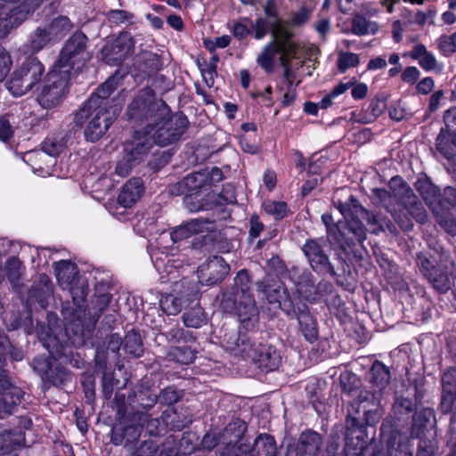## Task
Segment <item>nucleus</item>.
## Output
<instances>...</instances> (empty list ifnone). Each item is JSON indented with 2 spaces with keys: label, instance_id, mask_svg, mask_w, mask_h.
Listing matches in <instances>:
<instances>
[{
  "label": "nucleus",
  "instance_id": "49530a36",
  "mask_svg": "<svg viewBox=\"0 0 456 456\" xmlns=\"http://www.w3.org/2000/svg\"><path fill=\"white\" fill-rule=\"evenodd\" d=\"M159 305L165 314L167 315H175L179 314L183 308V300L175 295L168 294L160 297Z\"/></svg>",
  "mask_w": 456,
  "mask_h": 456
},
{
  "label": "nucleus",
  "instance_id": "69168bd1",
  "mask_svg": "<svg viewBox=\"0 0 456 456\" xmlns=\"http://www.w3.org/2000/svg\"><path fill=\"white\" fill-rule=\"evenodd\" d=\"M33 368L37 371L43 380L46 379V376L53 369V364L45 357H36L32 362Z\"/></svg>",
  "mask_w": 456,
  "mask_h": 456
},
{
  "label": "nucleus",
  "instance_id": "e433bc0d",
  "mask_svg": "<svg viewBox=\"0 0 456 456\" xmlns=\"http://www.w3.org/2000/svg\"><path fill=\"white\" fill-rule=\"evenodd\" d=\"M67 140L65 133L49 135L43 142L42 150L50 156H56L66 148Z\"/></svg>",
  "mask_w": 456,
  "mask_h": 456
},
{
  "label": "nucleus",
  "instance_id": "4be33fe9",
  "mask_svg": "<svg viewBox=\"0 0 456 456\" xmlns=\"http://www.w3.org/2000/svg\"><path fill=\"white\" fill-rule=\"evenodd\" d=\"M256 354L252 362L261 370L265 372L276 370L281 362L280 353L271 345L258 344V349Z\"/></svg>",
  "mask_w": 456,
  "mask_h": 456
},
{
  "label": "nucleus",
  "instance_id": "dca6fc26",
  "mask_svg": "<svg viewBox=\"0 0 456 456\" xmlns=\"http://www.w3.org/2000/svg\"><path fill=\"white\" fill-rule=\"evenodd\" d=\"M134 44L130 34L121 33L110 44H107L102 50V59L109 65L118 66L130 54L134 53Z\"/></svg>",
  "mask_w": 456,
  "mask_h": 456
},
{
  "label": "nucleus",
  "instance_id": "5fc2aeb1",
  "mask_svg": "<svg viewBox=\"0 0 456 456\" xmlns=\"http://www.w3.org/2000/svg\"><path fill=\"white\" fill-rule=\"evenodd\" d=\"M353 84H354V81L349 80L347 83H340L336 86L329 94L323 96L320 101V108L328 109L332 105L333 100L351 88Z\"/></svg>",
  "mask_w": 456,
  "mask_h": 456
},
{
  "label": "nucleus",
  "instance_id": "bb28decb",
  "mask_svg": "<svg viewBox=\"0 0 456 456\" xmlns=\"http://www.w3.org/2000/svg\"><path fill=\"white\" fill-rule=\"evenodd\" d=\"M322 444L321 436L313 430L303 432L296 447V456H317Z\"/></svg>",
  "mask_w": 456,
  "mask_h": 456
},
{
  "label": "nucleus",
  "instance_id": "ea45409f",
  "mask_svg": "<svg viewBox=\"0 0 456 456\" xmlns=\"http://www.w3.org/2000/svg\"><path fill=\"white\" fill-rule=\"evenodd\" d=\"M300 388L304 389L302 396L308 398L316 397L319 399L324 396L323 390L326 388V382L317 378L311 377L300 383Z\"/></svg>",
  "mask_w": 456,
  "mask_h": 456
},
{
  "label": "nucleus",
  "instance_id": "473e14b6",
  "mask_svg": "<svg viewBox=\"0 0 456 456\" xmlns=\"http://www.w3.org/2000/svg\"><path fill=\"white\" fill-rule=\"evenodd\" d=\"M389 188L393 195L403 206L414 200L416 195L409 184L401 177L395 176L389 182Z\"/></svg>",
  "mask_w": 456,
  "mask_h": 456
},
{
  "label": "nucleus",
  "instance_id": "7c9ffc66",
  "mask_svg": "<svg viewBox=\"0 0 456 456\" xmlns=\"http://www.w3.org/2000/svg\"><path fill=\"white\" fill-rule=\"evenodd\" d=\"M339 386L342 391L341 396L368 399L367 395L362 396L361 394H359L361 380L355 374L352 372L346 371L340 374Z\"/></svg>",
  "mask_w": 456,
  "mask_h": 456
},
{
  "label": "nucleus",
  "instance_id": "423d86ee",
  "mask_svg": "<svg viewBox=\"0 0 456 456\" xmlns=\"http://www.w3.org/2000/svg\"><path fill=\"white\" fill-rule=\"evenodd\" d=\"M45 66L36 57H28L13 71L7 88L14 96H21L38 86L43 80Z\"/></svg>",
  "mask_w": 456,
  "mask_h": 456
},
{
  "label": "nucleus",
  "instance_id": "9b49d317",
  "mask_svg": "<svg viewBox=\"0 0 456 456\" xmlns=\"http://www.w3.org/2000/svg\"><path fill=\"white\" fill-rule=\"evenodd\" d=\"M7 353L15 361H20L23 358V352L13 348L7 337L0 329V394L11 397V399H21L24 396V392L20 387L11 384L3 370L5 362L4 356Z\"/></svg>",
  "mask_w": 456,
  "mask_h": 456
},
{
  "label": "nucleus",
  "instance_id": "c85d7f7f",
  "mask_svg": "<svg viewBox=\"0 0 456 456\" xmlns=\"http://www.w3.org/2000/svg\"><path fill=\"white\" fill-rule=\"evenodd\" d=\"M436 150L447 159L456 163V136L442 127L436 140Z\"/></svg>",
  "mask_w": 456,
  "mask_h": 456
},
{
  "label": "nucleus",
  "instance_id": "20e7f679",
  "mask_svg": "<svg viewBox=\"0 0 456 456\" xmlns=\"http://www.w3.org/2000/svg\"><path fill=\"white\" fill-rule=\"evenodd\" d=\"M87 41L84 33L76 31L64 44L53 68L60 69V71L65 70L70 77L82 70L92 58L86 49Z\"/></svg>",
  "mask_w": 456,
  "mask_h": 456
},
{
  "label": "nucleus",
  "instance_id": "603ef678",
  "mask_svg": "<svg viewBox=\"0 0 456 456\" xmlns=\"http://www.w3.org/2000/svg\"><path fill=\"white\" fill-rule=\"evenodd\" d=\"M134 420H138L139 423H142L143 428L145 427L151 436L159 435L160 421L158 419H152L147 413L138 411L134 413Z\"/></svg>",
  "mask_w": 456,
  "mask_h": 456
},
{
  "label": "nucleus",
  "instance_id": "f8f14e48",
  "mask_svg": "<svg viewBox=\"0 0 456 456\" xmlns=\"http://www.w3.org/2000/svg\"><path fill=\"white\" fill-rule=\"evenodd\" d=\"M151 129H136L133 138L125 145L128 161L137 163L143 161L151 152L155 143Z\"/></svg>",
  "mask_w": 456,
  "mask_h": 456
},
{
  "label": "nucleus",
  "instance_id": "6e6d98bb",
  "mask_svg": "<svg viewBox=\"0 0 456 456\" xmlns=\"http://www.w3.org/2000/svg\"><path fill=\"white\" fill-rule=\"evenodd\" d=\"M437 48L444 56L456 53V32L452 35H443L437 39Z\"/></svg>",
  "mask_w": 456,
  "mask_h": 456
},
{
  "label": "nucleus",
  "instance_id": "6e6552de",
  "mask_svg": "<svg viewBox=\"0 0 456 456\" xmlns=\"http://www.w3.org/2000/svg\"><path fill=\"white\" fill-rule=\"evenodd\" d=\"M362 402L351 401L348 407L344 449L345 456H358L364 448V427L358 418L351 416L354 411L359 412V408Z\"/></svg>",
  "mask_w": 456,
  "mask_h": 456
},
{
  "label": "nucleus",
  "instance_id": "5701e85b",
  "mask_svg": "<svg viewBox=\"0 0 456 456\" xmlns=\"http://www.w3.org/2000/svg\"><path fill=\"white\" fill-rule=\"evenodd\" d=\"M200 190H208V178L203 170L187 175L171 189L175 194H197Z\"/></svg>",
  "mask_w": 456,
  "mask_h": 456
},
{
  "label": "nucleus",
  "instance_id": "aec40b11",
  "mask_svg": "<svg viewBox=\"0 0 456 456\" xmlns=\"http://www.w3.org/2000/svg\"><path fill=\"white\" fill-rule=\"evenodd\" d=\"M368 381L370 385V393L372 397L374 399L383 397L390 385V369L382 362L379 360L374 361L368 372Z\"/></svg>",
  "mask_w": 456,
  "mask_h": 456
},
{
  "label": "nucleus",
  "instance_id": "37998d69",
  "mask_svg": "<svg viewBox=\"0 0 456 456\" xmlns=\"http://www.w3.org/2000/svg\"><path fill=\"white\" fill-rule=\"evenodd\" d=\"M118 82L116 77L112 76L109 77L102 85H101L97 91L91 94L90 97L97 98V103L99 105L110 106L108 97L117 88Z\"/></svg>",
  "mask_w": 456,
  "mask_h": 456
},
{
  "label": "nucleus",
  "instance_id": "6ab92c4d",
  "mask_svg": "<svg viewBox=\"0 0 456 456\" xmlns=\"http://www.w3.org/2000/svg\"><path fill=\"white\" fill-rule=\"evenodd\" d=\"M53 265L55 277L60 286L64 289L69 290L73 300H76V297H80L81 299H84L86 295L84 286H81L77 289L74 288V283L78 273L77 265L69 260L54 262Z\"/></svg>",
  "mask_w": 456,
  "mask_h": 456
},
{
  "label": "nucleus",
  "instance_id": "a211bd4d",
  "mask_svg": "<svg viewBox=\"0 0 456 456\" xmlns=\"http://www.w3.org/2000/svg\"><path fill=\"white\" fill-rule=\"evenodd\" d=\"M224 346L226 350L234 355L242 357L243 359H252L256 357L258 345L253 338L245 332H232L224 335L223 339Z\"/></svg>",
  "mask_w": 456,
  "mask_h": 456
},
{
  "label": "nucleus",
  "instance_id": "1a4fd4ad",
  "mask_svg": "<svg viewBox=\"0 0 456 456\" xmlns=\"http://www.w3.org/2000/svg\"><path fill=\"white\" fill-rule=\"evenodd\" d=\"M153 126L157 127L151 135L156 145L164 147L177 142L185 132L188 125L187 118L182 114H175L167 118Z\"/></svg>",
  "mask_w": 456,
  "mask_h": 456
},
{
  "label": "nucleus",
  "instance_id": "4c0bfd02",
  "mask_svg": "<svg viewBox=\"0 0 456 456\" xmlns=\"http://www.w3.org/2000/svg\"><path fill=\"white\" fill-rule=\"evenodd\" d=\"M197 351L190 346H171L167 354V357L170 361H174L181 364H190L196 358Z\"/></svg>",
  "mask_w": 456,
  "mask_h": 456
},
{
  "label": "nucleus",
  "instance_id": "4468645a",
  "mask_svg": "<svg viewBox=\"0 0 456 456\" xmlns=\"http://www.w3.org/2000/svg\"><path fill=\"white\" fill-rule=\"evenodd\" d=\"M418 191L436 216L440 226L449 234L456 235V219L449 210H439L438 206H436V200L439 201V199L434 186L428 183H423L418 186Z\"/></svg>",
  "mask_w": 456,
  "mask_h": 456
},
{
  "label": "nucleus",
  "instance_id": "09e8293b",
  "mask_svg": "<svg viewBox=\"0 0 456 456\" xmlns=\"http://www.w3.org/2000/svg\"><path fill=\"white\" fill-rule=\"evenodd\" d=\"M263 208L266 214L272 216L275 220L284 218L289 212L288 206L284 201L265 200L263 203Z\"/></svg>",
  "mask_w": 456,
  "mask_h": 456
},
{
  "label": "nucleus",
  "instance_id": "052dcab7",
  "mask_svg": "<svg viewBox=\"0 0 456 456\" xmlns=\"http://www.w3.org/2000/svg\"><path fill=\"white\" fill-rule=\"evenodd\" d=\"M107 20L116 25L130 22L134 14L126 10H110L106 13Z\"/></svg>",
  "mask_w": 456,
  "mask_h": 456
},
{
  "label": "nucleus",
  "instance_id": "a878e982",
  "mask_svg": "<svg viewBox=\"0 0 456 456\" xmlns=\"http://www.w3.org/2000/svg\"><path fill=\"white\" fill-rule=\"evenodd\" d=\"M143 191V183L141 178L134 177L127 181L122 187L118 202L122 207L131 208L141 197Z\"/></svg>",
  "mask_w": 456,
  "mask_h": 456
},
{
  "label": "nucleus",
  "instance_id": "393cba45",
  "mask_svg": "<svg viewBox=\"0 0 456 456\" xmlns=\"http://www.w3.org/2000/svg\"><path fill=\"white\" fill-rule=\"evenodd\" d=\"M52 294L53 288L51 280L47 275L42 274L39 276L38 281L36 282L29 290L27 302L29 305L37 302L41 308H45Z\"/></svg>",
  "mask_w": 456,
  "mask_h": 456
},
{
  "label": "nucleus",
  "instance_id": "774afa93",
  "mask_svg": "<svg viewBox=\"0 0 456 456\" xmlns=\"http://www.w3.org/2000/svg\"><path fill=\"white\" fill-rule=\"evenodd\" d=\"M183 202L190 212H198L206 209L205 204L200 200L198 193L186 194Z\"/></svg>",
  "mask_w": 456,
  "mask_h": 456
},
{
  "label": "nucleus",
  "instance_id": "4d7b16f0",
  "mask_svg": "<svg viewBox=\"0 0 456 456\" xmlns=\"http://www.w3.org/2000/svg\"><path fill=\"white\" fill-rule=\"evenodd\" d=\"M158 451V445L151 440L142 441L140 445H133V450L128 451L131 456H154Z\"/></svg>",
  "mask_w": 456,
  "mask_h": 456
},
{
  "label": "nucleus",
  "instance_id": "f704fd0d",
  "mask_svg": "<svg viewBox=\"0 0 456 456\" xmlns=\"http://www.w3.org/2000/svg\"><path fill=\"white\" fill-rule=\"evenodd\" d=\"M46 28L53 40L58 41L64 37L73 28V23L69 17L59 15L52 19Z\"/></svg>",
  "mask_w": 456,
  "mask_h": 456
},
{
  "label": "nucleus",
  "instance_id": "58836bf2",
  "mask_svg": "<svg viewBox=\"0 0 456 456\" xmlns=\"http://www.w3.org/2000/svg\"><path fill=\"white\" fill-rule=\"evenodd\" d=\"M322 221L326 226L327 240L332 245L338 244L345 250V245L342 241L344 234L340 232L338 225L334 223L332 216L329 214H323L322 215Z\"/></svg>",
  "mask_w": 456,
  "mask_h": 456
},
{
  "label": "nucleus",
  "instance_id": "9d476101",
  "mask_svg": "<svg viewBox=\"0 0 456 456\" xmlns=\"http://www.w3.org/2000/svg\"><path fill=\"white\" fill-rule=\"evenodd\" d=\"M247 430V423L240 419L231 421L219 435V443L224 448L221 456H240V454L248 452V446L240 444L245 431Z\"/></svg>",
  "mask_w": 456,
  "mask_h": 456
},
{
  "label": "nucleus",
  "instance_id": "b1692460",
  "mask_svg": "<svg viewBox=\"0 0 456 456\" xmlns=\"http://www.w3.org/2000/svg\"><path fill=\"white\" fill-rule=\"evenodd\" d=\"M290 317H297L300 331L307 341L313 342L317 338V322L310 314L306 305L303 304L296 307V314H292Z\"/></svg>",
  "mask_w": 456,
  "mask_h": 456
},
{
  "label": "nucleus",
  "instance_id": "bf43d9fd",
  "mask_svg": "<svg viewBox=\"0 0 456 456\" xmlns=\"http://www.w3.org/2000/svg\"><path fill=\"white\" fill-rule=\"evenodd\" d=\"M411 216L416 219L417 222L424 224L427 221V213L420 201L418 200L417 196L414 200L404 205Z\"/></svg>",
  "mask_w": 456,
  "mask_h": 456
},
{
  "label": "nucleus",
  "instance_id": "f257e3e1",
  "mask_svg": "<svg viewBox=\"0 0 456 456\" xmlns=\"http://www.w3.org/2000/svg\"><path fill=\"white\" fill-rule=\"evenodd\" d=\"M230 290L222 293L221 308L233 312L242 329L253 330L259 323V309L251 291V280L247 270H240Z\"/></svg>",
  "mask_w": 456,
  "mask_h": 456
},
{
  "label": "nucleus",
  "instance_id": "c03bdc74",
  "mask_svg": "<svg viewBox=\"0 0 456 456\" xmlns=\"http://www.w3.org/2000/svg\"><path fill=\"white\" fill-rule=\"evenodd\" d=\"M442 387V399H456V368H450L443 374Z\"/></svg>",
  "mask_w": 456,
  "mask_h": 456
},
{
  "label": "nucleus",
  "instance_id": "a19ab883",
  "mask_svg": "<svg viewBox=\"0 0 456 456\" xmlns=\"http://www.w3.org/2000/svg\"><path fill=\"white\" fill-rule=\"evenodd\" d=\"M124 349L126 353L134 357L138 358L142 356L143 347L140 334L134 330L127 332L124 339Z\"/></svg>",
  "mask_w": 456,
  "mask_h": 456
},
{
  "label": "nucleus",
  "instance_id": "13d9d810",
  "mask_svg": "<svg viewBox=\"0 0 456 456\" xmlns=\"http://www.w3.org/2000/svg\"><path fill=\"white\" fill-rule=\"evenodd\" d=\"M70 379V374L62 366L56 364L46 376V381L55 386L64 384Z\"/></svg>",
  "mask_w": 456,
  "mask_h": 456
},
{
  "label": "nucleus",
  "instance_id": "e2e57ef3",
  "mask_svg": "<svg viewBox=\"0 0 456 456\" xmlns=\"http://www.w3.org/2000/svg\"><path fill=\"white\" fill-rule=\"evenodd\" d=\"M417 265L421 273L427 278L438 266L425 253H418L416 256Z\"/></svg>",
  "mask_w": 456,
  "mask_h": 456
},
{
  "label": "nucleus",
  "instance_id": "412c9836",
  "mask_svg": "<svg viewBox=\"0 0 456 456\" xmlns=\"http://www.w3.org/2000/svg\"><path fill=\"white\" fill-rule=\"evenodd\" d=\"M277 54L280 55V64H281L283 56L284 60L296 58V56L292 54V48L290 45L287 47V50H283L276 44V41H270L266 45L264 46L262 51L257 55L256 63L266 73H272L274 69L275 58Z\"/></svg>",
  "mask_w": 456,
  "mask_h": 456
},
{
  "label": "nucleus",
  "instance_id": "79ce46f5",
  "mask_svg": "<svg viewBox=\"0 0 456 456\" xmlns=\"http://www.w3.org/2000/svg\"><path fill=\"white\" fill-rule=\"evenodd\" d=\"M52 41L54 40L47 28L38 27L30 37L29 46L33 52H39Z\"/></svg>",
  "mask_w": 456,
  "mask_h": 456
},
{
  "label": "nucleus",
  "instance_id": "0eeeda50",
  "mask_svg": "<svg viewBox=\"0 0 456 456\" xmlns=\"http://www.w3.org/2000/svg\"><path fill=\"white\" fill-rule=\"evenodd\" d=\"M325 247L326 240L322 238H316L306 240L301 249L314 272L335 277L337 272L330 260Z\"/></svg>",
  "mask_w": 456,
  "mask_h": 456
},
{
  "label": "nucleus",
  "instance_id": "39448f33",
  "mask_svg": "<svg viewBox=\"0 0 456 456\" xmlns=\"http://www.w3.org/2000/svg\"><path fill=\"white\" fill-rule=\"evenodd\" d=\"M53 68L37 88L36 100L45 110L58 107L69 93L70 75Z\"/></svg>",
  "mask_w": 456,
  "mask_h": 456
},
{
  "label": "nucleus",
  "instance_id": "c756f323",
  "mask_svg": "<svg viewBox=\"0 0 456 456\" xmlns=\"http://www.w3.org/2000/svg\"><path fill=\"white\" fill-rule=\"evenodd\" d=\"M271 33L273 37L271 41H276V44L283 50H287V47L290 45L292 48V54L297 57L298 45L291 40L293 33L287 27L282 25L281 21L277 20L273 24H272Z\"/></svg>",
  "mask_w": 456,
  "mask_h": 456
},
{
  "label": "nucleus",
  "instance_id": "a18cd8bd",
  "mask_svg": "<svg viewBox=\"0 0 456 456\" xmlns=\"http://www.w3.org/2000/svg\"><path fill=\"white\" fill-rule=\"evenodd\" d=\"M183 323L187 327L200 328L207 322L204 310L197 305L185 312L183 315Z\"/></svg>",
  "mask_w": 456,
  "mask_h": 456
},
{
  "label": "nucleus",
  "instance_id": "72a5a7b5",
  "mask_svg": "<svg viewBox=\"0 0 456 456\" xmlns=\"http://www.w3.org/2000/svg\"><path fill=\"white\" fill-rule=\"evenodd\" d=\"M446 265L437 266L427 279L433 288L439 293H446L451 288L450 273Z\"/></svg>",
  "mask_w": 456,
  "mask_h": 456
},
{
  "label": "nucleus",
  "instance_id": "7ed1b4c3",
  "mask_svg": "<svg viewBox=\"0 0 456 456\" xmlns=\"http://www.w3.org/2000/svg\"><path fill=\"white\" fill-rule=\"evenodd\" d=\"M168 113L167 105L162 101L156 100L153 91L148 87L138 92L126 111L128 119L134 126L151 130H153L154 125L168 116Z\"/></svg>",
  "mask_w": 456,
  "mask_h": 456
},
{
  "label": "nucleus",
  "instance_id": "f03ea898",
  "mask_svg": "<svg viewBox=\"0 0 456 456\" xmlns=\"http://www.w3.org/2000/svg\"><path fill=\"white\" fill-rule=\"evenodd\" d=\"M95 97H90L75 113L76 126H85L84 136L88 142H96L108 131L116 118L110 106L99 105Z\"/></svg>",
  "mask_w": 456,
  "mask_h": 456
},
{
  "label": "nucleus",
  "instance_id": "de8ad7c7",
  "mask_svg": "<svg viewBox=\"0 0 456 456\" xmlns=\"http://www.w3.org/2000/svg\"><path fill=\"white\" fill-rule=\"evenodd\" d=\"M294 285L297 292L307 298L314 289V281L312 273L306 270L303 274L299 275L297 281H294Z\"/></svg>",
  "mask_w": 456,
  "mask_h": 456
},
{
  "label": "nucleus",
  "instance_id": "2f4dec72",
  "mask_svg": "<svg viewBox=\"0 0 456 456\" xmlns=\"http://www.w3.org/2000/svg\"><path fill=\"white\" fill-rule=\"evenodd\" d=\"M276 444L273 436L261 434L254 441V444L249 452L250 456H275Z\"/></svg>",
  "mask_w": 456,
  "mask_h": 456
},
{
  "label": "nucleus",
  "instance_id": "8fccbe9b",
  "mask_svg": "<svg viewBox=\"0 0 456 456\" xmlns=\"http://www.w3.org/2000/svg\"><path fill=\"white\" fill-rule=\"evenodd\" d=\"M359 63L360 59L358 54L345 51L338 52L337 66L341 73L346 72L350 68L357 67Z\"/></svg>",
  "mask_w": 456,
  "mask_h": 456
},
{
  "label": "nucleus",
  "instance_id": "ddd939ff",
  "mask_svg": "<svg viewBox=\"0 0 456 456\" xmlns=\"http://www.w3.org/2000/svg\"><path fill=\"white\" fill-rule=\"evenodd\" d=\"M143 424L134 420V414L124 419L113 427L111 430V443L115 445H123L126 451H132L133 445L141 436Z\"/></svg>",
  "mask_w": 456,
  "mask_h": 456
},
{
  "label": "nucleus",
  "instance_id": "2eb2a0df",
  "mask_svg": "<svg viewBox=\"0 0 456 456\" xmlns=\"http://www.w3.org/2000/svg\"><path fill=\"white\" fill-rule=\"evenodd\" d=\"M257 291L265 294L268 304H277L286 315L291 316L296 314V307L293 305L291 297L287 288L281 283H265V281L256 283Z\"/></svg>",
  "mask_w": 456,
  "mask_h": 456
},
{
  "label": "nucleus",
  "instance_id": "864d4df0",
  "mask_svg": "<svg viewBox=\"0 0 456 456\" xmlns=\"http://www.w3.org/2000/svg\"><path fill=\"white\" fill-rule=\"evenodd\" d=\"M434 188L439 199V201L436 200V206H438L439 210H450L451 208L456 205V190L454 188L446 187L443 195L438 192L435 186Z\"/></svg>",
  "mask_w": 456,
  "mask_h": 456
},
{
  "label": "nucleus",
  "instance_id": "338daca9",
  "mask_svg": "<svg viewBox=\"0 0 456 456\" xmlns=\"http://www.w3.org/2000/svg\"><path fill=\"white\" fill-rule=\"evenodd\" d=\"M219 61V58L216 54H213L209 61L207 63V68L201 69L202 75L208 86H212L214 84V76L216 74V66Z\"/></svg>",
  "mask_w": 456,
  "mask_h": 456
},
{
  "label": "nucleus",
  "instance_id": "680f3d73",
  "mask_svg": "<svg viewBox=\"0 0 456 456\" xmlns=\"http://www.w3.org/2000/svg\"><path fill=\"white\" fill-rule=\"evenodd\" d=\"M347 230L350 233H352L354 237V240L362 243L366 239V229L363 224L357 219L352 218L348 220L346 223Z\"/></svg>",
  "mask_w": 456,
  "mask_h": 456
},
{
  "label": "nucleus",
  "instance_id": "0e129e2a",
  "mask_svg": "<svg viewBox=\"0 0 456 456\" xmlns=\"http://www.w3.org/2000/svg\"><path fill=\"white\" fill-rule=\"evenodd\" d=\"M360 212L362 215V218L365 219L370 225L371 232L378 234L384 231L382 220L378 215L370 213L362 207L360 208Z\"/></svg>",
  "mask_w": 456,
  "mask_h": 456
},
{
  "label": "nucleus",
  "instance_id": "3c124183",
  "mask_svg": "<svg viewBox=\"0 0 456 456\" xmlns=\"http://www.w3.org/2000/svg\"><path fill=\"white\" fill-rule=\"evenodd\" d=\"M4 268L9 281L17 286L21 275V262L17 257L11 256L6 260Z\"/></svg>",
  "mask_w": 456,
  "mask_h": 456
},
{
  "label": "nucleus",
  "instance_id": "f3484780",
  "mask_svg": "<svg viewBox=\"0 0 456 456\" xmlns=\"http://www.w3.org/2000/svg\"><path fill=\"white\" fill-rule=\"evenodd\" d=\"M230 272L229 265L224 259L214 256L206 260L198 268V278L201 284L212 286L221 282Z\"/></svg>",
  "mask_w": 456,
  "mask_h": 456
},
{
  "label": "nucleus",
  "instance_id": "c9c22d12",
  "mask_svg": "<svg viewBox=\"0 0 456 456\" xmlns=\"http://www.w3.org/2000/svg\"><path fill=\"white\" fill-rule=\"evenodd\" d=\"M352 32L357 36L375 35L379 26L362 14H356L352 20Z\"/></svg>",
  "mask_w": 456,
  "mask_h": 456
},
{
  "label": "nucleus",
  "instance_id": "cd10ccee",
  "mask_svg": "<svg viewBox=\"0 0 456 456\" xmlns=\"http://www.w3.org/2000/svg\"><path fill=\"white\" fill-rule=\"evenodd\" d=\"M411 59L418 61L419 65L426 71L441 72L443 66L436 56L422 44L416 45L410 53Z\"/></svg>",
  "mask_w": 456,
  "mask_h": 456
}]
</instances>
